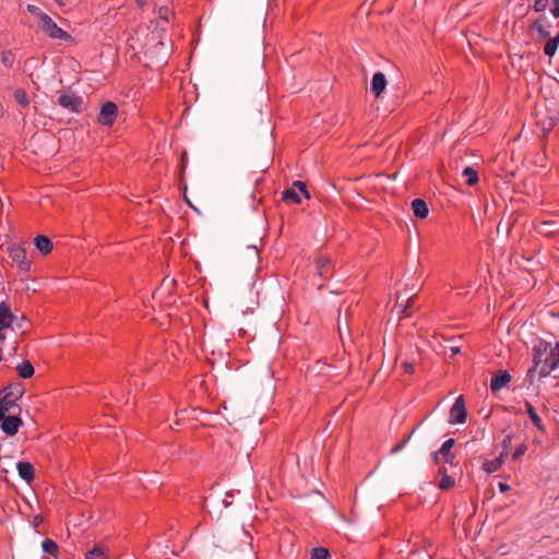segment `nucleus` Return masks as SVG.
Masks as SVG:
<instances>
[{
	"mask_svg": "<svg viewBox=\"0 0 559 559\" xmlns=\"http://www.w3.org/2000/svg\"><path fill=\"white\" fill-rule=\"evenodd\" d=\"M558 367L559 342L552 345L550 342L539 340L533 347V367L528 369L525 380L533 384L536 372L539 378H546Z\"/></svg>",
	"mask_w": 559,
	"mask_h": 559,
	"instance_id": "obj_1",
	"label": "nucleus"
},
{
	"mask_svg": "<svg viewBox=\"0 0 559 559\" xmlns=\"http://www.w3.org/2000/svg\"><path fill=\"white\" fill-rule=\"evenodd\" d=\"M24 392L25 389L21 382L11 383L2 390V396H0V404L7 407L8 413H21L22 409L16 404V402L24 395Z\"/></svg>",
	"mask_w": 559,
	"mask_h": 559,
	"instance_id": "obj_2",
	"label": "nucleus"
},
{
	"mask_svg": "<svg viewBox=\"0 0 559 559\" xmlns=\"http://www.w3.org/2000/svg\"><path fill=\"white\" fill-rule=\"evenodd\" d=\"M38 31L44 32L51 39L72 40V36L59 27L48 14L43 16L41 21L38 23Z\"/></svg>",
	"mask_w": 559,
	"mask_h": 559,
	"instance_id": "obj_3",
	"label": "nucleus"
},
{
	"mask_svg": "<svg viewBox=\"0 0 559 559\" xmlns=\"http://www.w3.org/2000/svg\"><path fill=\"white\" fill-rule=\"evenodd\" d=\"M58 104L72 114H80L83 111V98L73 93L61 94L58 97Z\"/></svg>",
	"mask_w": 559,
	"mask_h": 559,
	"instance_id": "obj_4",
	"label": "nucleus"
},
{
	"mask_svg": "<svg viewBox=\"0 0 559 559\" xmlns=\"http://www.w3.org/2000/svg\"><path fill=\"white\" fill-rule=\"evenodd\" d=\"M9 415L4 416L3 420L1 421L0 426L2 431L8 436H14L17 433L20 427L23 425V421L20 417L21 413L17 412H11L8 413Z\"/></svg>",
	"mask_w": 559,
	"mask_h": 559,
	"instance_id": "obj_5",
	"label": "nucleus"
},
{
	"mask_svg": "<svg viewBox=\"0 0 559 559\" xmlns=\"http://www.w3.org/2000/svg\"><path fill=\"white\" fill-rule=\"evenodd\" d=\"M10 258L17 263L21 271H28L31 261L27 258L26 250L20 245H13L9 248Z\"/></svg>",
	"mask_w": 559,
	"mask_h": 559,
	"instance_id": "obj_6",
	"label": "nucleus"
},
{
	"mask_svg": "<svg viewBox=\"0 0 559 559\" xmlns=\"http://www.w3.org/2000/svg\"><path fill=\"white\" fill-rule=\"evenodd\" d=\"M467 412L464 405L463 396L456 397L450 409V424H463L466 420Z\"/></svg>",
	"mask_w": 559,
	"mask_h": 559,
	"instance_id": "obj_7",
	"label": "nucleus"
},
{
	"mask_svg": "<svg viewBox=\"0 0 559 559\" xmlns=\"http://www.w3.org/2000/svg\"><path fill=\"white\" fill-rule=\"evenodd\" d=\"M117 105L112 102L105 103L102 108L100 112L97 117L98 123L102 126H112L115 122L116 116H117Z\"/></svg>",
	"mask_w": 559,
	"mask_h": 559,
	"instance_id": "obj_8",
	"label": "nucleus"
},
{
	"mask_svg": "<svg viewBox=\"0 0 559 559\" xmlns=\"http://www.w3.org/2000/svg\"><path fill=\"white\" fill-rule=\"evenodd\" d=\"M332 260L325 255H319L316 259V272L317 275L322 280H328L333 274Z\"/></svg>",
	"mask_w": 559,
	"mask_h": 559,
	"instance_id": "obj_9",
	"label": "nucleus"
},
{
	"mask_svg": "<svg viewBox=\"0 0 559 559\" xmlns=\"http://www.w3.org/2000/svg\"><path fill=\"white\" fill-rule=\"evenodd\" d=\"M16 316L13 314L10 307L4 302H0V328H13Z\"/></svg>",
	"mask_w": 559,
	"mask_h": 559,
	"instance_id": "obj_10",
	"label": "nucleus"
},
{
	"mask_svg": "<svg viewBox=\"0 0 559 559\" xmlns=\"http://www.w3.org/2000/svg\"><path fill=\"white\" fill-rule=\"evenodd\" d=\"M511 376L507 370H500L497 374H495L490 380V390L492 392H498L502 388H504L510 381Z\"/></svg>",
	"mask_w": 559,
	"mask_h": 559,
	"instance_id": "obj_11",
	"label": "nucleus"
},
{
	"mask_svg": "<svg viewBox=\"0 0 559 559\" xmlns=\"http://www.w3.org/2000/svg\"><path fill=\"white\" fill-rule=\"evenodd\" d=\"M16 469L19 473V476L25 480L27 484L34 480L35 473L34 467L29 462L26 461H20L16 464Z\"/></svg>",
	"mask_w": 559,
	"mask_h": 559,
	"instance_id": "obj_12",
	"label": "nucleus"
},
{
	"mask_svg": "<svg viewBox=\"0 0 559 559\" xmlns=\"http://www.w3.org/2000/svg\"><path fill=\"white\" fill-rule=\"evenodd\" d=\"M386 87V79L382 72H376L372 76L370 90L376 95L379 96Z\"/></svg>",
	"mask_w": 559,
	"mask_h": 559,
	"instance_id": "obj_13",
	"label": "nucleus"
},
{
	"mask_svg": "<svg viewBox=\"0 0 559 559\" xmlns=\"http://www.w3.org/2000/svg\"><path fill=\"white\" fill-rule=\"evenodd\" d=\"M412 210L414 212V215L420 219L426 218L429 214L428 205L426 201H424L423 199L413 200Z\"/></svg>",
	"mask_w": 559,
	"mask_h": 559,
	"instance_id": "obj_14",
	"label": "nucleus"
},
{
	"mask_svg": "<svg viewBox=\"0 0 559 559\" xmlns=\"http://www.w3.org/2000/svg\"><path fill=\"white\" fill-rule=\"evenodd\" d=\"M34 242L37 250L43 254H48L52 250V242L47 236L39 235L35 238Z\"/></svg>",
	"mask_w": 559,
	"mask_h": 559,
	"instance_id": "obj_15",
	"label": "nucleus"
},
{
	"mask_svg": "<svg viewBox=\"0 0 559 559\" xmlns=\"http://www.w3.org/2000/svg\"><path fill=\"white\" fill-rule=\"evenodd\" d=\"M454 443H455V440L450 438L442 443V445L439 450V453L444 456V461L448 464H453L454 454L451 452V449L454 445Z\"/></svg>",
	"mask_w": 559,
	"mask_h": 559,
	"instance_id": "obj_16",
	"label": "nucleus"
},
{
	"mask_svg": "<svg viewBox=\"0 0 559 559\" xmlns=\"http://www.w3.org/2000/svg\"><path fill=\"white\" fill-rule=\"evenodd\" d=\"M16 370L19 376L23 379H28L34 376L35 369L29 360H23L17 365Z\"/></svg>",
	"mask_w": 559,
	"mask_h": 559,
	"instance_id": "obj_17",
	"label": "nucleus"
},
{
	"mask_svg": "<svg viewBox=\"0 0 559 559\" xmlns=\"http://www.w3.org/2000/svg\"><path fill=\"white\" fill-rule=\"evenodd\" d=\"M546 20H547L546 17H542L539 20L534 21L531 24V28L536 31L537 34L539 35V37H542V38H547L550 36V33L546 28V25H545Z\"/></svg>",
	"mask_w": 559,
	"mask_h": 559,
	"instance_id": "obj_18",
	"label": "nucleus"
},
{
	"mask_svg": "<svg viewBox=\"0 0 559 559\" xmlns=\"http://www.w3.org/2000/svg\"><path fill=\"white\" fill-rule=\"evenodd\" d=\"M502 457H503V454H500L499 457L484 462L483 469L485 472H487L488 474L497 472L503 463Z\"/></svg>",
	"mask_w": 559,
	"mask_h": 559,
	"instance_id": "obj_19",
	"label": "nucleus"
},
{
	"mask_svg": "<svg viewBox=\"0 0 559 559\" xmlns=\"http://www.w3.org/2000/svg\"><path fill=\"white\" fill-rule=\"evenodd\" d=\"M559 46V33L554 37H550L544 46V53L548 57H552Z\"/></svg>",
	"mask_w": 559,
	"mask_h": 559,
	"instance_id": "obj_20",
	"label": "nucleus"
},
{
	"mask_svg": "<svg viewBox=\"0 0 559 559\" xmlns=\"http://www.w3.org/2000/svg\"><path fill=\"white\" fill-rule=\"evenodd\" d=\"M525 407H526L527 415L531 418L534 426L539 430H544L542 418L535 412L534 406L530 402H525Z\"/></svg>",
	"mask_w": 559,
	"mask_h": 559,
	"instance_id": "obj_21",
	"label": "nucleus"
},
{
	"mask_svg": "<svg viewBox=\"0 0 559 559\" xmlns=\"http://www.w3.org/2000/svg\"><path fill=\"white\" fill-rule=\"evenodd\" d=\"M300 195L301 194L295 188H288L283 191L282 199L285 202H292V203L298 204L301 201Z\"/></svg>",
	"mask_w": 559,
	"mask_h": 559,
	"instance_id": "obj_22",
	"label": "nucleus"
},
{
	"mask_svg": "<svg viewBox=\"0 0 559 559\" xmlns=\"http://www.w3.org/2000/svg\"><path fill=\"white\" fill-rule=\"evenodd\" d=\"M463 177L465 178V181L468 186H474L478 182V174L477 171L471 167V166H466L464 169H463V173H462Z\"/></svg>",
	"mask_w": 559,
	"mask_h": 559,
	"instance_id": "obj_23",
	"label": "nucleus"
},
{
	"mask_svg": "<svg viewBox=\"0 0 559 559\" xmlns=\"http://www.w3.org/2000/svg\"><path fill=\"white\" fill-rule=\"evenodd\" d=\"M85 559H108V556L102 546L95 545L87 551Z\"/></svg>",
	"mask_w": 559,
	"mask_h": 559,
	"instance_id": "obj_24",
	"label": "nucleus"
},
{
	"mask_svg": "<svg viewBox=\"0 0 559 559\" xmlns=\"http://www.w3.org/2000/svg\"><path fill=\"white\" fill-rule=\"evenodd\" d=\"M415 293L411 296H407L406 298H403L401 294L397 295V300H396V304L397 306L402 309L401 312L405 316V317H408L409 314L407 313V308L409 307V302L411 300L413 299V297H415Z\"/></svg>",
	"mask_w": 559,
	"mask_h": 559,
	"instance_id": "obj_25",
	"label": "nucleus"
},
{
	"mask_svg": "<svg viewBox=\"0 0 559 559\" xmlns=\"http://www.w3.org/2000/svg\"><path fill=\"white\" fill-rule=\"evenodd\" d=\"M41 549L48 555L56 556L58 552V545L52 539L46 538L41 542Z\"/></svg>",
	"mask_w": 559,
	"mask_h": 559,
	"instance_id": "obj_26",
	"label": "nucleus"
},
{
	"mask_svg": "<svg viewBox=\"0 0 559 559\" xmlns=\"http://www.w3.org/2000/svg\"><path fill=\"white\" fill-rule=\"evenodd\" d=\"M14 99L22 107H26L29 104L28 96L24 90H16L14 92Z\"/></svg>",
	"mask_w": 559,
	"mask_h": 559,
	"instance_id": "obj_27",
	"label": "nucleus"
},
{
	"mask_svg": "<svg viewBox=\"0 0 559 559\" xmlns=\"http://www.w3.org/2000/svg\"><path fill=\"white\" fill-rule=\"evenodd\" d=\"M329 556V550L324 547H317L311 551V559H328Z\"/></svg>",
	"mask_w": 559,
	"mask_h": 559,
	"instance_id": "obj_28",
	"label": "nucleus"
},
{
	"mask_svg": "<svg viewBox=\"0 0 559 559\" xmlns=\"http://www.w3.org/2000/svg\"><path fill=\"white\" fill-rule=\"evenodd\" d=\"M554 226H555L554 222H543V223H540V225L538 227V230H539L540 234L550 235V234L556 231L552 228Z\"/></svg>",
	"mask_w": 559,
	"mask_h": 559,
	"instance_id": "obj_29",
	"label": "nucleus"
},
{
	"mask_svg": "<svg viewBox=\"0 0 559 559\" xmlns=\"http://www.w3.org/2000/svg\"><path fill=\"white\" fill-rule=\"evenodd\" d=\"M26 10L38 19V23L41 21L43 16H45L47 13L43 12L38 7L34 4H27Z\"/></svg>",
	"mask_w": 559,
	"mask_h": 559,
	"instance_id": "obj_30",
	"label": "nucleus"
},
{
	"mask_svg": "<svg viewBox=\"0 0 559 559\" xmlns=\"http://www.w3.org/2000/svg\"><path fill=\"white\" fill-rule=\"evenodd\" d=\"M415 432V430H413L402 442H400L399 444H396L395 447H393L390 451L391 454H396L399 453L400 451H402L407 442L411 440L413 433Z\"/></svg>",
	"mask_w": 559,
	"mask_h": 559,
	"instance_id": "obj_31",
	"label": "nucleus"
},
{
	"mask_svg": "<svg viewBox=\"0 0 559 559\" xmlns=\"http://www.w3.org/2000/svg\"><path fill=\"white\" fill-rule=\"evenodd\" d=\"M454 485V479L451 476L444 475L439 484L440 489L448 490Z\"/></svg>",
	"mask_w": 559,
	"mask_h": 559,
	"instance_id": "obj_32",
	"label": "nucleus"
},
{
	"mask_svg": "<svg viewBox=\"0 0 559 559\" xmlns=\"http://www.w3.org/2000/svg\"><path fill=\"white\" fill-rule=\"evenodd\" d=\"M292 188H295L300 194H302L305 198L309 199L310 198V194L306 188V185L302 182V181H295L293 183V187Z\"/></svg>",
	"mask_w": 559,
	"mask_h": 559,
	"instance_id": "obj_33",
	"label": "nucleus"
},
{
	"mask_svg": "<svg viewBox=\"0 0 559 559\" xmlns=\"http://www.w3.org/2000/svg\"><path fill=\"white\" fill-rule=\"evenodd\" d=\"M549 0H534L533 9L535 12H544L548 7Z\"/></svg>",
	"mask_w": 559,
	"mask_h": 559,
	"instance_id": "obj_34",
	"label": "nucleus"
},
{
	"mask_svg": "<svg viewBox=\"0 0 559 559\" xmlns=\"http://www.w3.org/2000/svg\"><path fill=\"white\" fill-rule=\"evenodd\" d=\"M527 447L525 443H521L516 447L515 451L512 454L513 460H519L526 452Z\"/></svg>",
	"mask_w": 559,
	"mask_h": 559,
	"instance_id": "obj_35",
	"label": "nucleus"
},
{
	"mask_svg": "<svg viewBox=\"0 0 559 559\" xmlns=\"http://www.w3.org/2000/svg\"><path fill=\"white\" fill-rule=\"evenodd\" d=\"M170 14L171 11L168 7H160L158 10V17L166 22L168 21Z\"/></svg>",
	"mask_w": 559,
	"mask_h": 559,
	"instance_id": "obj_36",
	"label": "nucleus"
},
{
	"mask_svg": "<svg viewBox=\"0 0 559 559\" xmlns=\"http://www.w3.org/2000/svg\"><path fill=\"white\" fill-rule=\"evenodd\" d=\"M25 321H26V317L25 316L16 317L14 325L11 329L12 330H21V329H23Z\"/></svg>",
	"mask_w": 559,
	"mask_h": 559,
	"instance_id": "obj_37",
	"label": "nucleus"
},
{
	"mask_svg": "<svg viewBox=\"0 0 559 559\" xmlns=\"http://www.w3.org/2000/svg\"><path fill=\"white\" fill-rule=\"evenodd\" d=\"M1 61L4 66L10 67L12 63V56L9 52L2 55Z\"/></svg>",
	"mask_w": 559,
	"mask_h": 559,
	"instance_id": "obj_38",
	"label": "nucleus"
},
{
	"mask_svg": "<svg viewBox=\"0 0 559 559\" xmlns=\"http://www.w3.org/2000/svg\"><path fill=\"white\" fill-rule=\"evenodd\" d=\"M554 7L551 8L550 12L555 17H559V0H554Z\"/></svg>",
	"mask_w": 559,
	"mask_h": 559,
	"instance_id": "obj_39",
	"label": "nucleus"
},
{
	"mask_svg": "<svg viewBox=\"0 0 559 559\" xmlns=\"http://www.w3.org/2000/svg\"><path fill=\"white\" fill-rule=\"evenodd\" d=\"M402 367H403L404 372H406V373H412L414 371V365L412 362L404 361L402 364Z\"/></svg>",
	"mask_w": 559,
	"mask_h": 559,
	"instance_id": "obj_40",
	"label": "nucleus"
},
{
	"mask_svg": "<svg viewBox=\"0 0 559 559\" xmlns=\"http://www.w3.org/2000/svg\"><path fill=\"white\" fill-rule=\"evenodd\" d=\"M247 249H248L249 251H251V253H252V255H253V258H254L255 260H258V259H259V250H258L257 246H254V245H252V246H248V247H247Z\"/></svg>",
	"mask_w": 559,
	"mask_h": 559,
	"instance_id": "obj_41",
	"label": "nucleus"
},
{
	"mask_svg": "<svg viewBox=\"0 0 559 559\" xmlns=\"http://www.w3.org/2000/svg\"><path fill=\"white\" fill-rule=\"evenodd\" d=\"M509 485L504 484V483H499V489L501 492H504L507 490H509Z\"/></svg>",
	"mask_w": 559,
	"mask_h": 559,
	"instance_id": "obj_42",
	"label": "nucleus"
},
{
	"mask_svg": "<svg viewBox=\"0 0 559 559\" xmlns=\"http://www.w3.org/2000/svg\"><path fill=\"white\" fill-rule=\"evenodd\" d=\"M450 350H451V356L453 357V356H455L456 354L460 353V347L452 346V347H450Z\"/></svg>",
	"mask_w": 559,
	"mask_h": 559,
	"instance_id": "obj_43",
	"label": "nucleus"
},
{
	"mask_svg": "<svg viewBox=\"0 0 559 559\" xmlns=\"http://www.w3.org/2000/svg\"><path fill=\"white\" fill-rule=\"evenodd\" d=\"M552 127L554 126H542L544 134L546 135L552 129Z\"/></svg>",
	"mask_w": 559,
	"mask_h": 559,
	"instance_id": "obj_44",
	"label": "nucleus"
},
{
	"mask_svg": "<svg viewBox=\"0 0 559 559\" xmlns=\"http://www.w3.org/2000/svg\"><path fill=\"white\" fill-rule=\"evenodd\" d=\"M7 328H0V341H4L5 340V333H4V330Z\"/></svg>",
	"mask_w": 559,
	"mask_h": 559,
	"instance_id": "obj_45",
	"label": "nucleus"
},
{
	"mask_svg": "<svg viewBox=\"0 0 559 559\" xmlns=\"http://www.w3.org/2000/svg\"><path fill=\"white\" fill-rule=\"evenodd\" d=\"M135 1H136V3H138L140 7L144 5V0H135Z\"/></svg>",
	"mask_w": 559,
	"mask_h": 559,
	"instance_id": "obj_46",
	"label": "nucleus"
},
{
	"mask_svg": "<svg viewBox=\"0 0 559 559\" xmlns=\"http://www.w3.org/2000/svg\"><path fill=\"white\" fill-rule=\"evenodd\" d=\"M511 441V438L510 436L507 437V439L504 440V447H507V443H509Z\"/></svg>",
	"mask_w": 559,
	"mask_h": 559,
	"instance_id": "obj_47",
	"label": "nucleus"
},
{
	"mask_svg": "<svg viewBox=\"0 0 559 559\" xmlns=\"http://www.w3.org/2000/svg\"><path fill=\"white\" fill-rule=\"evenodd\" d=\"M224 504H225L226 507H228V506H229L228 500H224Z\"/></svg>",
	"mask_w": 559,
	"mask_h": 559,
	"instance_id": "obj_48",
	"label": "nucleus"
}]
</instances>
